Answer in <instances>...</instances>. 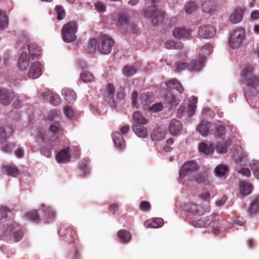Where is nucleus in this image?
Wrapping results in <instances>:
<instances>
[{
    "label": "nucleus",
    "instance_id": "f257e3e1",
    "mask_svg": "<svg viewBox=\"0 0 259 259\" xmlns=\"http://www.w3.org/2000/svg\"><path fill=\"white\" fill-rule=\"evenodd\" d=\"M50 131L53 134L52 136L46 134L45 131L42 129L39 130L36 135L37 140L38 141L40 140L46 145V146L49 149V151H46L45 147H42L40 149L41 153L48 157L51 156L50 150L53 149V142L59 139L61 135L62 134V128L59 122H55L52 124L50 126Z\"/></svg>",
    "mask_w": 259,
    "mask_h": 259
},
{
    "label": "nucleus",
    "instance_id": "f03ea898",
    "mask_svg": "<svg viewBox=\"0 0 259 259\" xmlns=\"http://www.w3.org/2000/svg\"><path fill=\"white\" fill-rule=\"evenodd\" d=\"M114 44V41L110 36L104 34L97 38L91 39L88 48L91 52L98 50L100 54H108L111 52Z\"/></svg>",
    "mask_w": 259,
    "mask_h": 259
},
{
    "label": "nucleus",
    "instance_id": "7ed1b4c3",
    "mask_svg": "<svg viewBox=\"0 0 259 259\" xmlns=\"http://www.w3.org/2000/svg\"><path fill=\"white\" fill-rule=\"evenodd\" d=\"M143 16L147 18H151L154 26L161 23L165 18V12L158 10L157 6H152L143 10Z\"/></svg>",
    "mask_w": 259,
    "mask_h": 259
},
{
    "label": "nucleus",
    "instance_id": "20e7f679",
    "mask_svg": "<svg viewBox=\"0 0 259 259\" xmlns=\"http://www.w3.org/2000/svg\"><path fill=\"white\" fill-rule=\"evenodd\" d=\"M205 58L203 56L198 58L197 61H192L190 64L180 61L174 66L175 71L179 72L188 69L191 71H199L203 66Z\"/></svg>",
    "mask_w": 259,
    "mask_h": 259
},
{
    "label": "nucleus",
    "instance_id": "39448f33",
    "mask_svg": "<svg viewBox=\"0 0 259 259\" xmlns=\"http://www.w3.org/2000/svg\"><path fill=\"white\" fill-rule=\"evenodd\" d=\"M253 70L254 67L252 65L247 64L241 72V76L247 87L255 89L259 84V79L253 73Z\"/></svg>",
    "mask_w": 259,
    "mask_h": 259
},
{
    "label": "nucleus",
    "instance_id": "423d86ee",
    "mask_svg": "<svg viewBox=\"0 0 259 259\" xmlns=\"http://www.w3.org/2000/svg\"><path fill=\"white\" fill-rule=\"evenodd\" d=\"M245 37V31L243 28H238L233 30L230 33L229 39V46L233 49L240 48Z\"/></svg>",
    "mask_w": 259,
    "mask_h": 259
},
{
    "label": "nucleus",
    "instance_id": "0eeeda50",
    "mask_svg": "<svg viewBox=\"0 0 259 259\" xmlns=\"http://www.w3.org/2000/svg\"><path fill=\"white\" fill-rule=\"evenodd\" d=\"M78 28L77 24L75 21H71L64 25L62 30V36L63 40L67 42L74 41L75 35Z\"/></svg>",
    "mask_w": 259,
    "mask_h": 259
},
{
    "label": "nucleus",
    "instance_id": "6e6552de",
    "mask_svg": "<svg viewBox=\"0 0 259 259\" xmlns=\"http://www.w3.org/2000/svg\"><path fill=\"white\" fill-rule=\"evenodd\" d=\"M218 217V215H215L214 216H209L201 218L199 220H193L192 222V225L196 228H206L212 224V226L213 227L215 222L217 221L215 218Z\"/></svg>",
    "mask_w": 259,
    "mask_h": 259
},
{
    "label": "nucleus",
    "instance_id": "1a4fd4ad",
    "mask_svg": "<svg viewBox=\"0 0 259 259\" xmlns=\"http://www.w3.org/2000/svg\"><path fill=\"white\" fill-rule=\"evenodd\" d=\"M118 24L120 25H125L127 29H130L133 33H137L138 30L136 28V25L133 23H130V19L126 14L122 13L118 17Z\"/></svg>",
    "mask_w": 259,
    "mask_h": 259
},
{
    "label": "nucleus",
    "instance_id": "9d476101",
    "mask_svg": "<svg viewBox=\"0 0 259 259\" xmlns=\"http://www.w3.org/2000/svg\"><path fill=\"white\" fill-rule=\"evenodd\" d=\"M172 35L177 39H188L191 38V30L185 27H178L174 29Z\"/></svg>",
    "mask_w": 259,
    "mask_h": 259
},
{
    "label": "nucleus",
    "instance_id": "9b49d317",
    "mask_svg": "<svg viewBox=\"0 0 259 259\" xmlns=\"http://www.w3.org/2000/svg\"><path fill=\"white\" fill-rule=\"evenodd\" d=\"M213 123L207 120H202L197 126V131L203 136H207L212 132Z\"/></svg>",
    "mask_w": 259,
    "mask_h": 259
},
{
    "label": "nucleus",
    "instance_id": "f8f14e48",
    "mask_svg": "<svg viewBox=\"0 0 259 259\" xmlns=\"http://www.w3.org/2000/svg\"><path fill=\"white\" fill-rule=\"evenodd\" d=\"M215 31L214 27L211 25H203L199 27L198 34L202 38H208L213 37Z\"/></svg>",
    "mask_w": 259,
    "mask_h": 259
},
{
    "label": "nucleus",
    "instance_id": "ddd939ff",
    "mask_svg": "<svg viewBox=\"0 0 259 259\" xmlns=\"http://www.w3.org/2000/svg\"><path fill=\"white\" fill-rule=\"evenodd\" d=\"M197 169L196 162L193 161H188L184 164L180 170V176L181 178H184L189 172L195 171Z\"/></svg>",
    "mask_w": 259,
    "mask_h": 259
},
{
    "label": "nucleus",
    "instance_id": "4468645a",
    "mask_svg": "<svg viewBox=\"0 0 259 259\" xmlns=\"http://www.w3.org/2000/svg\"><path fill=\"white\" fill-rule=\"evenodd\" d=\"M14 98V93L5 89H0V102L4 105H9Z\"/></svg>",
    "mask_w": 259,
    "mask_h": 259
},
{
    "label": "nucleus",
    "instance_id": "2eb2a0df",
    "mask_svg": "<svg viewBox=\"0 0 259 259\" xmlns=\"http://www.w3.org/2000/svg\"><path fill=\"white\" fill-rule=\"evenodd\" d=\"M70 148L68 146L65 149L59 151L56 155V159L59 163H66L70 161L71 156L70 155Z\"/></svg>",
    "mask_w": 259,
    "mask_h": 259
},
{
    "label": "nucleus",
    "instance_id": "dca6fc26",
    "mask_svg": "<svg viewBox=\"0 0 259 259\" xmlns=\"http://www.w3.org/2000/svg\"><path fill=\"white\" fill-rule=\"evenodd\" d=\"M182 130V124L178 120L172 119L168 125V131L172 136L179 135Z\"/></svg>",
    "mask_w": 259,
    "mask_h": 259
},
{
    "label": "nucleus",
    "instance_id": "f3484780",
    "mask_svg": "<svg viewBox=\"0 0 259 259\" xmlns=\"http://www.w3.org/2000/svg\"><path fill=\"white\" fill-rule=\"evenodd\" d=\"M41 73L40 64L39 62H35L30 66L28 75L29 78L35 79L38 78Z\"/></svg>",
    "mask_w": 259,
    "mask_h": 259
},
{
    "label": "nucleus",
    "instance_id": "a211bd4d",
    "mask_svg": "<svg viewBox=\"0 0 259 259\" xmlns=\"http://www.w3.org/2000/svg\"><path fill=\"white\" fill-rule=\"evenodd\" d=\"M239 186V192L242 196H245L250 194L253 188V186L251 184L245 181H240Z\"/></svg>",
    "mask_w": 259,
    "mask_h": 259
},
{
    "label": "nucleus",
    "instance_id": "6ab92c4d",
    "mask_svg": "<svg viewBox=\"0 0 259 259\" xmlns=\"http://www.w3.org/2000/svg\"><path fill=\"white\" fill-rule=\"evenodd\" d=\"M29 65V57L26 52H22L18 60V66L21 70H25Z\"/></svg>",
    "mask_w": 259,
    "mask_h": 259
},
{
    "label": "nucleus",
    "instance_id": "aec40b11",
    "mask_svg": "<svg viewBox=\"0 0 259 259\" xmlns=\"http://www.w3.org/2000/svg\"><path fill=\"white\" fill-rule=\"evenodd\" d=\"M244 10L240 8H236L233 13L230 16L229 20L232 23H237L240 22L243 17Z\"/></svg>",
    "mask_w": 259,
    "mask_h": 259
},
{
    "label": "nucleus",
    "instance_id": "412c9836",
    "mask_svg": "<svg viewBox=\"0 0 259 259\" xmlns=\"http://www.w3.org/2000/svg\"><path fill=\"white\" fill-rule=\"evenodd\" d=\"M144 125L133 124L132 129L135 134L139 137L146 138L148 136V131Z\"/></svg>",
    "mask_w": 259,
    "mask_h": 259
},
{
    "label": "nucleus",
    "instance_id": "4be33fe9",
    "mask_svg": "<svg viewBox=\"0 0 259 259\" xmlns=\"http://www.w3.org/2000/svg\"><path fill=\"white\" fill-rule=\"evenodd\" d=\"M163 225V221L161 218L151 219L144 222V226L148 228H158Z\"/></svg>",
    "mask_w": 259,
    "mask_h": 259
},
{
    "label": "nucleus",
    "instance_id": "5701e85b",
    "mask_svg": "<svg viewBox=\"0 0 259 259\" xmlns=\"http://www.w3.org/2000/svg\"><path fill=\"white\" fill-rule=\"evenodd\" d=\"M62 94L65 100L71 103L76 100V95L75 92L68 88H64L62 90Z\"/></svg>",
    "mask_w": 259,
    "mask_h": 259
},
{
    "label": "nucleus",
    "instance_id": "b1692460",
    "mask_svg": "<svg viewBox=\"0 0 259 259\" xmlns=\"http://www.w3.org/2000/svg\"><path fill=\"white\" fill-rule=\"evenodd\" d=\"M2 170L5 174L9 176L16 177L19 175L18 169L14 164L3 165Z\"/></svg>",
    "mask_w": 259,
    "mask_h": 259
},
{
    "label": "nucleus",
    "instance_id": "393cba45",
    "mask_svg": "<svg viewBox=\"0 0 259 259\" xmlns=\"http://www.w3.org/2000/svg\"><path fill=\"white\" fill-rule=\"evenodd\" d=\"M113 140L116 146L121 149L125 147V142L122 135L119 132H114L112 134Z\"/></svg>",
    "mask_w": 259,
    "mask_h": 259
},
{
    "label": "nucleus",
    "instance_id": "a878e982",
    "mask_svg": "<svg viewBox=\"0 0 259 259\" xmlns=\"http://www.w3.org/2000/svg\"><path fill=\"white\" fill-rule=\"evenodd\" d=\"M44 96L51 104L55 106L60 104V98L56 94H54L51 92H47L45 93Z\"/></svg>",
    "mask_w": 259,
    "mask_h": 259
},
{
    "label": "nucleus",
    "instance_id": "bb28decb",
    "mask_svg": "<svg viewBox=\"0 0 259 259\" xmlns=\"http://www.w3.org/2000/svg\"><path fill=\"white\" fill-rule=\"evenodd\" d=\"M133 119L135 123L134 124L145 125L148 122L147 119L139 111H136L133 113Z\"/></svg>",
    "mask_w": 259,
    "mask_h": 259
},
{
    "label": "nucleus",
    "instance_id": "cd10ccee",
    "mask_svg": "<svg viewBox=\"0 0 259 259\" xmlns=\"http://www.w3.org/2000/svg\"><path fill=\"white\" fill-rule=\"evenodd\" d=\"M165 137V132L159 127L154 130L151 134V138L153 141H161L164 139Z\"/></svg>",
    "mask_w": 259,
    "mask_h": 259
},
{
    "label": "nucleus",
    "instance_id": "c85d7f7f",
    "mask_svg": "<svg viewBox=\"0 0 259 259\" xmlns=\"http://www.w3.org/2000/svg\"><path fill=\"white\" fill-rule=\"evenodd\" d=\"M28 49L29 54L32 58H37L41 55V50L40 47L36 44H30L28 45Z\"/></svg>",
    "mask_w": 259,
    "mask_h": 259
},
{
    "label": "nucleus",
    "instance_id": "c756f323",
    "mask_svg": "<svg viewBox=\"0 0 259 259\" xmlns=\"http://www.w3.org/2000/svg\"><path fill=\"white\" fill-rule=\"evenodd\" d=\"M199 150L205 155L212 154L214 152V146L212 144L209 145L201 143L199 146Z\"/></svg>",
    "mask_w": 259,
    "mask_h": 259
},
{
    "label": "nucleus",
    "instance_id": "7c9ffc66",
    "mask_svg": "<svg viewBox=\"0 0 259 259\" xmlns=\"http://www.w3.org/2000/svg\"><path fill=\"white\" fill-rule=\"evenodd\" d=\"M166 85L170 89H176L180 93H182L184 92V89L183 88L181 83L176 79L169 80L166 83Z\"/></svg>",
    "mask_w": 259,
    "mask_h": 259
},
{
    "label": "nucleus",
    "instance_id": "2f4dec72",
    "mask_svg": "<svg viewBox=\"0 0 259 259\" xmlns=\"http://www.w3.org/2000/svg\"><path fill=\"white\" fill-rule=\"evenodd\" d=\"M140 101L144 106H149L153 102V98L152 93H144L140 96Z\"/></svg>",
    "mask_w": 259,
    "mask_h": 259
},
{
    "label": "nucleus",
    "instance_id": "473e14b6",
    "mask_svg": "<svg viewBox=\"0 0 259 259\" xmlns=\"http://www.w3.org/2000/svg\"><path fill=\"white\" fill-rule=\"evenodd\" d=\"M216 127L217 136L220 138H223L226 134V127L223 125L221 121H217L213 123V125Z\"/></svg>",
    "mask_w": 259,
    "mask_h": 259
},
{
    "label": "nucleus",
    "instance_id": "72a5a7b5",
    "mask_svg": "<svg viewBox=\"0 0 259 259\" xmlns=\"http://www.w3.org/2000/svg\"><path fill=\"white\" fill-rule=\"evenodd\" d=\"M231 144L230 140H227L223 143H219L217 145L216 150L219 153H226L228 147Z\"/></svg>",
    "mask_w": 259,
    "mask_h": 259
},
{
    "label": "nucleus",
    "instance_id": "f704fd0d",
    "mask_svg": "<svg viewBox=\"0 0 259 259\" xmlns=\"http://www.w3.org/2000/svg\"><path fill=\"white\" fill-rule=\"evenodd\" d=\"M118 236L120 239V241L122 243L128 242L131 238L130 233L124 230H121L118 231Z\"/></svg>",
    "mask_w": 259,
    "mask_h": 259
},
{
    "label": "nucleus",
    "instance_id": "c9c22d12",
    "mask_svg": "<svg viewBox=\"0 0 259 259\" xmlns=\"http://www.w3.org/2000/svg\"><path fill=\"white\" fill-rule=\"evenodd\" d=\"M197 102V99L195 97H192L190 100V103L188 105L189 111L188 115L192 116L194 115L196 108V103Z\"/></svg>",
    "mask_w": 259,
    "mask_h": 259
},
{
    "label": "nucleus",
    "instance_id": "e433bc0d",
    "mask_svg": "<svg viewBox=\"0 0 259 259\" xmlns=\"http://www.w3.org/2000/svg\"><path fill=\"white\" fill-rule=\"evenodd\" d=\"M228 171V167L224 164L219 165L215 167L214 169L215 175L220 177L225 176Z\"/></svg>",
    "mask_w": 259,
    "mask_h": 259
},
{
    "label": "nucleus",
    "instance_id": "4c0bfd02",
    "mask_svg": "<svg viewBox=\"0 0 259 259\" xmlns=\"http://www.w3.org/2000/svg\"><path fill=\"white\" fill-rule=\"evenodd\" d=\"M25 217L27 220L35 223L39 222V216L37 210H31L27 212L25 215Z\"/></svg>",
    "mask_w": 259,
    "mask_h": 259
},
{
    "label": "nucleus",
    "instance_id": "58836bf2",
    "mask_svg": "<svg viewBox=\"0 0 259 259\" xmlns=\"http://www.w3.org/2000/svg\"><path fill=\"white\" fill-rule=\"evenodd\" d=\"M259 209V196L256 197L251 203L248 212L250 214L255 213Z\"/></svg>",
    "mask_w": 259,
    "mask_h": 259
},
{
    "label": "nucleus",
    "instance_id": "ea45409f",
    "mask_svg": "<svg viewBox=\"0 0 259 259\" xmlns=\"http://www.w3.org/2000/svg\"><path fill=\"white\" fill-rule=\"evenodd\" d=\"M200 208L201 207L200 206L192 203L188 204L187 206L188 210L193 214L202 215L203 213L199 210Z\"/></svg>",
    "mask_w": 259,
    "mask_h": 259
},
{
    "label": "nucleus",
    "instance_id": "a19ab883",
    "mask_svg": "<svg viewBox=\"0 0 259 259\" xmlns=\"http://www.w3.org/2000/svg\"><path fill=\"white\" fill-rule=\"evenodd\" d=\"M212 52V46L210 44H207L203 46L201 48V49L200 50V55H199L198 58L203 56L204 57V58L205 59L204 55H208L210 54H211Z\"/></svg>",
    "mask_w": 259,
    "mask_h": 259
},
{
    "label": "nucleus",
    "instance_id": "79ce46f5",
    "mask_svg": "<svg viewBox=\"0 0 259 259\" xmlns=\"http://www.w3.org/2000/svg\"><path fill=\"white\" fill-rule=\"evenodd\" d=\"M164 47L167 49H181L183 47V44L181 42L169 41L165 42Z\"/></svg>",
    "mask_w": 259,
    "mask_h": 259
},
{
    "label": "nucleus",
    "instance_id": "37998d69",
    "mask_svg": "<svg viewBox=\"0 0 259 259\" xmlns=\"http://www.w3.org/2000/svg\"><path fill=\"white\" fill-rule=\"evenodd\" d=\"M184 9L187 14H191L197 10V6L195 3L190 2L186 5Z\"/></svg>",
    "mask_w": 259,
    "mask_h": 259
},
{
    "label": "nucleus",
    "instance_id": "c03bdc74",
    "mask_svg": "<svg viewBox=\"0 0 259 259\" xmlns=\"http://www.w3.org/2000/svg\"><path fill=\"white\" fill-rule=\"evenodd\" d=\"M250 167L255 178L259 179V161L253 160L251 163Z\"/></svg>",
    "mask_w": 259,
    "mask_h": 259
},
{
    "label": "nucleus",
    "instance_id": "a18cd8bd",
    "mask_svg": "<svg viewBox=\"0 0 259 259\" xmlns=\"http://www.w3.org/2000/svg\"><path fill=\"white\" fill-rule=\"evenodd\" d=\"M80 78L83 82H88L93 80L94 76L91 73L84 71L81 74Z\"/></svg>",
    "mask_w": 259,
    "mask_h": 259
},
{
    "label": "nucleus",
    "instance_id": "49530a36",
    "mask_svg": "<svg viewBox=\"0 0 259 259\" xmlns=\"http://www.w3.org/2000/svg\"><path fill=\"white\" fill-rule=\"evenodd\" d=\"M136 69L131 66H126L123 69V73L126 76H131L136 73Z\"/></svg>",
    "mask_w": 259,
    "mask_h": 259
},
{
    "label": "nucleus",
    "instance_id": "de8ad7c7",
    "mask_svg": "<svg viewBox=\"0 0 259 259\" xmlns=\"http://www.w3.org/2000/svg\"><path fill=\"white\" fill-rule=\"evenodd\" d=\"M8 24V17L0 10V29L6 28Z\"/></svg>",
    "mask_w": 259,
    "mask_h": 259
},
{
    "label": "nucleus",
    "instance_id": "09e8293b",
    "mask_svg": "<svg viewBox=\"0 0 259 259\" xmlns=\"http://www.w3.org/2000/svg\"><path fill=\"white\" fill-rule=\"evenodd\" d=\"M57 19L59 20L63 19L65 16V12L62 6H57L55 8Z\"/></svg>",
    "mask_w": 259,
    "mask_h": 259
},
{
    "label": "nucleus",
    "instance_id": "8fccbe9b",
    "mask_svg": "<svg viewBox=\"0 0 259 259\" xmlns=\"http://www.w3.org/2000/svg\"><path fill=\"white\" fill-rule=\"evenodd\" d=\"M64 113L65 116L68 118H72L74 115V109L70 106H67L64 108Z\"/></svg>",
    "mask_w": 259,
    "mask_h": 259
},
{
    "label": "nucleus",
    "instance_id": "3c124183",
    "mask_svg": "<svg viewBox=\"0 0 259 259\" xmlns=\"http://www.w3.org/2000/svg\"><path fill=\"white\" fill-rule=\"evenodd\" d=\"M166 100L167 102H168L170 104L171 107H176L178 104V102L177 100L176 97L172 95H166Z\"/></svg>",
    "mask_w": 259,
    "mask_h": 259
},
{
    "label": "nucleus",
    "instance_id": "603ef678",
    "mask_svg": "<svg viewBox=\"0 0 259 259\" xmlns=\"http://www.w3.org/2000/svg\"><path fill=\"white\" fill-rule=\"evenodd\" d=\"M139 207L143 211H148L151 209V204L149 202L142 201L140 204Z\"/></svg>",
    "mask_w": 259,
    "mask_h": 259
},
{
    "label": "nucleus",
    "instance_id": "864d4df0",
    "mask_svg": "<svg viewBox=\"0 0 259 259\" xmlns=\"http://www.w3.org/2000/svg\"><path fill=\"white\" fill-rule=\"evenodd\" d=\"M10 212V210L6 206H1L0 207V221L2 220L3 218H6L7 213Z\"/></svg>",
    "mask_w": 259,
    "mask_h": 259
},
{
    "label": "nucleus",
    "instance_id": "5fc2aeb1",
    "mask_svg": "<svg viewBox=\"0 0 259 259\" xmlns=\"http://www.w3.org/2000/svg\"><path fill=\"white\" fill-rule=\"evenodd\" d=\"M15 147V145L14 144L10 143L9 144L3 146L2 147V149L4 152L10 153L13 150Z\"/></svg>",
    "mask_w": 259,
    "mask_h": 259
},
{
    "label": "nucleus",
    "instance_id": "6e6d98bb",
    "mask_svg": "<svg viewBox=\"0 0 259 259\" xmlns=\"http://www.w3.org/2000/svg\"><path fill=\"white\" fill-rule=\"evenodd\" d=\"M44 212L45 216L48 218H53L55 217V212L49 207H45L44 209Z\"/></svg>",
    "mask_w": 259,
    "mask_h": 259
},
{
    "label": "nucleus",
    "instance_id": "4d7b16f0",
    "mask_svg": "<svg viewBox=\"0 0 259 259\" xmlns=\"http://www.w3.org/2000/svg\"><path fill=\"white\" fill-rule=\"evenodd\" d=\"M96 10L100 13L104 12L106 11V6L102 2H98L95 4Z\"/></svg>",
    "mask_w": 259,
    "mask_h": 259
},
{
    "label": "nucleus",
    "instance_id": "13d9d810",
    "mask_svg": "<svg viewBox=\"0 0 259 259\" xmlns=\"http://www.w3.org/2000/svg\"><path fill=\"white\" fill-rule=\"evenodd\" d=\"M162 105L161 103H156L149 108V109L153 112H158L162 109Z\"/></svg>",
    "mask_w": 259,
    "mask_h": 259
},
{
    "label": "nucleus",
    "instance_id": "bf43d9fd",
    "mask_svg": "<svg viewBox=\"0 0 259 259\" xmlns=\"http://www.w3.org/2000/svg\"><path fill=\"white\" fill-rule=\"evenodd\" d=\"M23 233L21 231L16 232L14 233V239L15 242L21 240L23 237Z\"/></svg>",
    "mask_w": 259,
    "mask_h": 259
},
{
    "label": "nucleus",
    "instance_id": "052dcab7",
    "mask_svg": "<svg viewBox=\"0 0 259 259\" xmlns=\"http://www.w3.org/2000/svg\"><path fill=\"white\" fill-rule=\"evenodd\" d=\"M79 168L84 172V174H88L89 172V169L88 167L87 162H83L81 163L79 165Z\"/></svg>",
    "mask_w": 259,
    "mask_h": 259
},
{
    "label": "nucleus",
    "instance_id": "680f3d73",
    "mask_svg": "<svg viewBox=\"0 0 259 259\" xmlns=\"http://www.w3.org/2000/svg\"><path fill=\"white\" fill-rule=\"evenodd\" d=\"M238 172L242 175L247 177L251 175V172L248 168H242Z\"/></svg>",
    "mask_w": 259,
    "mask_h": 259
},
{
    "label": "nucleus",
    "instance_id": "e2e57ef3",
    "mask_svg": "<svg viewBox=\"0 0 259 259\" xmlns=\"http://www.w3.org/2000/svg\"><path fill=\"white\" fill-rule=\"evenodd\" d=\"M24 154V151L23 149L22 148H19L17 149L15 152V155L19 158H21L23 157Z\"/></svg>",
    "mask_w": 259,
    "mask_h": 259
},
{
    "label": "nucleus",
    "instance_id": "0e129e2a",
    "mask_svg": "<svg viewBox=\"0 0 259 259\" xmlns=\"http://www.w3.org/2000/svg\"><path fill=\"white\" fill-rule=\"evenodd\" d=\"M118 205L117 203H113L109 206V210L114 214L118 210Z\"/></svg>",
    "mask_w": 259,
    "mask_h": 259
},
{
    "label": "nucleus",
    "instance_id": "69168bd1",
    "mask_svg": "<svg viewBox=\"0 0 259 259\" xmlns=\"http://www.w3.org/2000/svg\"><path fill=\"white\" fill-rule=\"evenodd\" d=\"M107 90L109 94L113 96L115 92L114 85L111 83H109L107 87Z\"/></svg>",
    "mask_w": 259,
    "mask_h": 259
},
{
    "label": "nucleus",
    "instance_id": "338daca9",
    "mask_svg": "<svg viewBox=\"0 0 259 259\" xmlns=\"http://www.w3.org/2000/svg\"><path fill=\"white\" fill-rule=\"evenodd\" d=\"M227 200V197L226 196H223V197L216 202V204L218 206H221L224 205Z\"/></svg>",
    "mask_w": 259,
    "mask_h": 259
},
{
    "label": "nucleus",
    "instance_id": "774afa93",
    "mask_svg": "<svg viewBox=\"0 0 259 259\" xmlns=\"http://www.w3.org/2000/svg\"><path fill=\"white\" fill-rule=\"evenodd\" d=\"M138 93L137 92H134L132 96V105L134 106H136L137 105V100L138 98Z\"/></svg>",
    "mask_w": 259,
    "mask_h": 259
}]
</instances>
